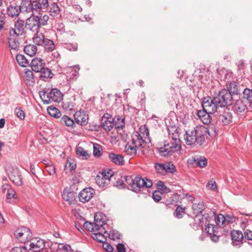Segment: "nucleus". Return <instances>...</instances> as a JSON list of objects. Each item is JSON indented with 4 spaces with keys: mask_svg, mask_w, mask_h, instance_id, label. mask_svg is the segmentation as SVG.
Returning a JSON list of instances; mask_svg holds the SVG:
<instances>
[{
    "mask_svg": "<svg viewBox=\"0 0 252 252\" xmlns=\"http://www.w3.org/2000/svg\"><path fill=\"white\" fill-rule=\"evenodd\" d=\"M157 186L159 189L166 192L170 191V189L164 185V183L162 181L158 182Z\"/></svg>",
    "mask_w": 252,
    "mask_h": 252,
    "instance_id": "0e129e2a",
    "label": "nucleus"
},
{
    "mask_svg": "<svg viewBox=\"0 0 252 252\" xmlns=\"http://www.w3.org/2000/svg\"><path fill=\"white\" fill-rule=\"evenodd\" d=\"M205 208V206L203 202L194 203L192 205V209L195 216H198L201 214Z\"/></svg>",
    "mask_w": 252,
    "mask_h": 252,
    "instance_id": "7c9ffc66",
    "label": "nucleus"
},
{
    "mask_svg": "<svg viewBox=\"0 0 252 252\" xmlns=\"http://www.w3.org/2000/svg\"><path fill=\"white\" fill-rule=\"evenodd\" d=\"M60 122L62 124L71 128H74L75 126L74 121L66 115H64L61 118Z\"/></svg>",
    "mask_w": 252,
    "mask_h": 252,
    "instance_id": "e433bc0d",
    "label": "nucleus"
},
{
    "mask_svg": "<svg viewBox=\"0 0 252 252\" xmlns=\"http://www.w3.org/2000/svg\"><path fill=\"white\" fill-rule=\"evenodd\" d=\"M43 45L44 50L47 52H51L55 49V44L52 40L46 38Z\"/></svg>",
    "mask_w": 252,
    "mask_h": 252,
    "instance_id": "ea45409f",
    "label": "nucleus"
},
{
    "mask_svg": "<svg viewBox=\"0 0 252 252\" xmlns=\"http://www.w3.org/2000/svg\"><path fill=\"white\" fill-rule=\"evenodd\" d=\"M47 111L51 117L55 118H59L62 116L60 111L57 108L53 106L48 107Z\"/></svg>",
    "mask_w": 252,
    "mask_h": 252,
    "instance_id": "a19ab883",
    "label": "nucleus"
},
{
    "mask_svg": "<svg viewBox=\"0 0 252 252\" xmlns=\"http://www.w3.org/2000/svg\"><path fill=\"white\" fill-rule=\"evenodd\" d=\"M93 155L95 157H99L101 155V147L97 144H93Z\"/></svg>",
    "mask_w": 252,
    "mask_h": 252,
    "instance_id": "5fc2aeb1",
    "label": "nucleus"
},
{
    "mask_svg": "<svg viewBox=\"0 0 252 252\" xmlns=\"http://www.w3.org/2000/svg\"><path fill=\"white\" fill-rule=\"evenodd\" d=\"M114 119L110 114H104L101 121L102 127L106 131H110L114 126Z\"/></svg>",
    "mask_w": 252,
    "mask_h": 252,
    "instance_id": "ddd939ff",
    "label": "nucleus"
},
{
    "mask_svg": "<svg viewBox=\"0 0 252 252\" xmlns=\"http://www.w3.org/2000/svg\"><path fill=\"white\" fill-rule=\"evenodd\" d=\"M84 226L86 229L91 232H95L98 231L94 222L93 223L86 221L84 223Z\"/></svg>",
    "mask_w": 252,
    "mask_h": 252,
    "instance_id": "603ef678",
    "label": "nucleus"
},
{
    "mask_svg": "<svg viewBox=\"0 0 252 252\" xmlns=\"http://www.w3.org/2000/svg\"><path fill=\"white\" fill-rule=\"evenodd\" d=\"M207 133L210 135L208 128L203 126H196L193 129L186 131L185 140L188 145H191L196 142L199 145L203 144Z\"/></svg>",
    "mask_w": 252,
    "mask_h": 252,
    "instance_id": "f257e3e1",
    "label": "nucleus"
},
{
    "mask_svg": "<svg viewBox=\"0 0 252 252\" xmlns=\"http://www.w3.org/2000/svg\"><path fill=\"white\" fill-rule=\"evenodd\" d=\"M181 149V141L175 138V141H170L164 145V147H160L159 152L162 156H167L172 154L173 153L179 151Z\"/></svg>",
    "mask_w": 252,
    "mask_h": 252,
    "instance_id": "423d86ee",
    "label": "nucleus"
},
{
    "mask_svg": "<svg viewBox=\"0 0 252 252\" xmlns=\"http://www.w3.org/2000/svg\"><path fill=\"white\" fill-rule=\"evenodd\" d=\"M76 193L73 191L67 192L64 190L62 194L63 199L68 202L69 204H72L75 199Z\"/></svg>",
    "mask_w": 252,
    "mask_h": 252,
    "instance_id": "c756f323",
    "label": "nucleus"
},
{
    "mask_svg": "<svg viewBox=\"0 0 252 252\" xmlns=\"http://www.w3.org/2000/svg\"><path fill=\"white\" fill-rule=\"evenodd\" d=\"M50 102L52 101L59 102L62 100L63 94L61 91L57 89H52L49 92Z\"/></svg>",
    "mask_w": 252,
    "mask_h": 252,
    "instance_id": "5701e85b",
    "label": "nucleus"
},
{
    "mask_svg": "<svg viewBox=\"0 0 252 252\" xmlns=\"http://www.w3.org/2000/svg\"><path fill=\"white\" fill-rule=\"evenodd\" d=\"M76 154L79 158L82 159H86L90 157V155L82 147H79L77 148Z\"/></svg>",
    "mask_w": 252,
    "mask_h": 252,
    "instance_id": "58836bf2",
    "label": "nucleus"
},
{
    "mask_svg": "<svg viewBox=\"0 0 252 252\" xmlns=\"http://www.w3.org/2000/svg\"><path fill=\"white\" fill-rule=\"evenodd\" d=\"M48 10L50 15L52 16L55 17L60 14V8L55 2H53L50 5L49 4Z\"/></svg>",
    "mask_w": 252,
    "mask_h": 252,
    "instance_id": "72a5a7b5",
    "label": "nucleus"
},
{
    "mask_svg": "<svg viewBox=\"0 0 252 252\" xmlns=\"http://www.w3.org/2000/svg\"><path fill=\"white\" fill-rule=\"evenodd\" d=\"M39 95L41 99L44 102V103L49 104L50 103L49 92H45V91H40Z\"/></svg>",
    "mask_w": 252,
    "mask_h": 252,
    "instance_id": "3c124183",
    "label": "nucleus"
},
{
    "mask_svg": "<svg viewBox=\"0 0 252 252\" xmlns=\"http://www.w3.org/2000/svg\"><path fill=\"white\" fill-rule=\"evenodd\" d=\"M211 113H209L206 111L199 110L197 112V116L199 119L205 125H208L211 123V117L210 115Z\"/></svg>",
    "mask_w": 252,
    "mask_h": 252,
    "instance_id": "a878e982",
    "label": "nucleus"
},
{
    "mask_svg": "<svg viewBox=\"0 0 252 252\" xmlns=\"http://www.w3.org/2000/svg\"><path fill=\"white\" fill-rule=\"evenodd\" d=\"M37 15H33L27 20L26 25L28 28L33 32L37 31L40 28Z\"/></svg>",
    "mask_w": 252,
    "mask_h": 252,
    "instance_id": "6ab92c4d",
    "label": "nucleus"
},
{
    "mask_svg": "<svg viewBox=\"0 0 252 252\" xmlns=\"http://www.w3.org/2000/svg\"><path fill=\"white\" fill-rule=\"evenodd\" d=\"M113 175V171L111 169L98 172L95 178L96 184L99 188L105 189L109 186L111 178Z\"/></svg>",
    "mask_w": 252,
    "mask_h": 252,
    "instance_id": "39448f33",
    "label": "nucleus"
},
{
    "mask_svg": "<svg viewBox=\"0 0 252 252\" xmlns=\"http://www.w3.org/2000/svg\"><path fill=\"white\" fill-rule=\"evenodd\" d=\"M6 197L8 199L16 198V194L15 191L12 189H7V192L6 193Z\"/></svg>",
    "mask_w": 252,
    "mask_h": 252,
    "instance_id": "774afa93",
    "label": "nucleus"
},
{
    "mask_svg": "<svg viewBox=\"0 0 252 252\" xmlns=\"http://www.w3.org/2000/svg\"><path fill=\"white\" fill-rule=\"evenodd\" d=\"M107 234L109 238L112 240H116L120 239L121 235L120 233L116 230H111Z\"/></svg>",
    "mask_w": 252,
    "mask_h": 252,
    "instance_id": "de8ad7c7",
    "label": "nucleus"
},
{
    "mask_svg": "<svg viewBox=\"0 0 252 252\" xmlns=\"http://www.w3.org/2000/svg\"><path fill=\"white\" fill-rule=\"evenodd\" d=\"M25 78L27 80L32 81L33 79V74L32 71L27 69L25 71Z\"/></svg>",
    "mask_w": 252,
    "mask_h": 252,
    "instance_id": "e2e57ef3",
    "label": "nucleus"
},
{
    "mask_svg": "<svg viewBox=\"0 0 252 252\" xmlns=\"http://www.w3.org/2000/svg\"><path fill=\"white\" fill-rule=\"evenodd\" d=\"M144 145L145 143L142 136L138 132L133 133L131 136V143L127 144V155H136L137 150L143 148Z\"/></svg>",
    "mask_w": 252,
    "mask_h": 252,
    "instance_id": "f03ea898",
    "label": "nucleus"
},
{
    "mask_svg": "<svg viewBox=\"0 0 252 252\" xmlns=\"http://www.w3.org/2000/svg\"><path fill=\"white\" fill-rule=\"evenodd\" d=\"M218 73L220 76V78L224 81L227 79V76L229 75L228 72L225 69L219 71Z\"/></svg>",
    "mask_w": 252,
    "mask_h": 252,
    "instance_id": "338daca9",
    "label": "nucleus"
},
{
    "mask_svg": "<svg viewBox=\"0 0 252 252\" xmlns=\"http://www.w3.org/2000/svg\"><path fill=\"white\" fill-rule=\"evenodd\" d=\"M5 31L10 33L11 35L20 37L24 34L25 32V21L21 19H18L14 22L13 27L11 26L9 28L5 29Z\"/></svg>",
    "mask_w": 252,
    "mask_h": 252,
    "instance_id": "6e6552de",
    "label": "nucleus"
},
{
    "mask_svg": "<svg viewBox=\"0 0 252 252\" xmlns=\"http://www.w3.org/2000/svg\"><path fill=\"white\" fill-rule=\"evenodd\" d=\"M46 39L44 34L38 31L34 34L32 38L33 43L38 46L43 45Z\"/></svg>",
    "mask_w": 252,
    "mask_h": 252,
    "instance_id": "bb28decb",
    "label": "nucleus"
},
{
    "mask_svg": "<svg viewBox=\"0 0 252 252\" xmlns=\"http://www.w3.org/2000/svg\"><path fill=\"white\" fill-rule=\"evenodd\" d=\"M15 235L21 242L27 243L29 239H31L32 235L30 230L26 227H22L18 228L15 231Z\"/></svg>",
    "mask_w": 252,
    "mask_h": 252,
    "instance_id": "9d476101",
    "label": "nucleus"
},
{
    "mask_svg": "<svg viewBox=\"0 0 252 252\" xmlns=\"http://www.w3.org/2000/svg\"><path fill=\"white\" fill-rule=\"evenodd\" d=\"M232 101L231 94L226 89L221 90L214 97V101L218 104L220 108H227V106L232 104Z\"/></svg>",
    "mask_w": 252,
    "mask_h": 252,
    "instance_id": "20e7f679",
    "label": "nucleus"
},
{
    "mask_svg": "<svg viewBox=\"0 0 252 252\" xmlns=\"http://www.w3.org/2000/svg\"><path fill=\"white\" fill-rule=\"evenodd\" d=\"M20 8L18 5H10L7 8V13L11 17L18 16L20 13Z\"/></svg>",
    "mask_w": 252,
    "mask_h": 252,
    "instance_id": "f704fd0d",
    "label": "nucleus"
},
{
    "mask_svg": "<svg viewBox=\"0 0 252 252\" xmlns=\"http://www.w3.org/2000/svg\"><path fill=\"white\" fill-rule=\"evenodd\" d=\"M161 192L159 191H155L153 193V198L156 201L158 202L161 199Z\"/></svg>",
    "mask_w": 252,
    "mask_h": 252,
    "instance_id": "69168bd1",
    "label": "nucleus"
},
{
    "mask_svg": "<svg viewBox=\"0 0 252 252\" xmlns=\"http://www.w3.org/2000/svg\"><path fill=\"white\" fill-rule=\"evenodd\" d=\"M24 52L27 55L32 57L37 52V47L33 44L27 45L24 48Z\"/></svg>",
    "mask_w": 252,
    "mask_h": 252,
    "instance_id": "c9c22d12",
    "label": "nucleus"
},
{
    "mask_svg": "<svg viewBox=\"0 0 252 252\" xmlns=\"http://www.w3.org/2000/svg\"><path fill=\"white\" fill-rule=\"evenodd\" d=\"M155 167L157 172L158 173L162 174L164 172V163H156Z\"/></svg>",
    "mask_w": 252,
    "mask_h": 252,
    "instance_id": "052dcab7",
    "label": "nucleus"
},
{
    "mask_svg": "<svg viewBox=\"0 0 252 252\" xmlns=\"http://www.w3.org/2000/svg\"><path fill=\"white\" fill-rule=\"evenodd\" d=\"M49 0H35L33 1V9L37 12H45L48 10Z\"/></svg>",
    "mask_w": 252,
    "mask_h": 252,
    "instance_id": "4468645a",
    "label": "nucleus"
},
{
    "mask_svg": "<svg viewBox=\"0 0 252 252\" xmlns=\"http://www.w3.org/2000/svg\"><path fill=\"white\" fill-rule=\"evenodd\" d=\"M247 104L244 100L238 99L234 104V109L238 113L243 112L247 109Z\"/></svg>",
    "mask_w": 252,
    "mask_h": 252,
    "instance_id": "cd10ccee",
    "label": "nucleus"
},
{
    "mask_svg": "<svg viewBox=\"0 0 252 252\" xmlns=\"http://www.w3.org/2000/svg\"><path fill=\"white\" fill-rule=\"evenodd\" d=\"M94 223L97 229H105L104 225L106 223L105 216L101 213H96L94 215Z\"/></svg>",
    "mask_w": 252,
    "mask_h": 252,
    "instance_id": "a211bd4d",
    "label": "nucleus"
},
{
    "mask_svg": "<svg viewBox=\"0 0 252 252\" xmlns=\"http://www.w3.org/2000/svg\"><path fill=\"white\" fill-rule=\"evenodd\" d=\"M125 118L118 116L117 120L114 122V126H115L116 129L120 130L125 127Z\"/></svg>",
    "mask_w": 252,
    "mask_h": 252,
    "instance_id": "37998d69",
    "label": "nucleus"
},
{
    "mask_svg": "<svg viewBox=\"0 0 252 252\" xmlns=\"http://www.w3.org/2000/svg\"><path fill=\"white\" fill-rule=\"evenodd\" d=\"M94 190L91 188L83 189L79 194V198L81 202L85 203L88 202L93 197Z\"/></svg>",
    "mask_w": 252,
    "mask_h": 252,
    "instance_id": "2eb2a0df",
    "label": "nucleus"
},
{
    "mask_svg": "<svg viewBox=\"0 0 252 252\" xmlns=\"http://www.w3.org/2000/svg\"><path fill=\"white\" fill-rule=\"evenodd\" d=\"M215 228H217V227L215 225L208 224L205 228V231L210 236L216 233Z\"/></svg>",
    "mask_w": 252,
    "mask_h": 252,
    "instance_id": "13d9d810",
    "label": "nucleus"
},
{
    "mask_svg": "<svg viewBox=\"0 0 252 252\" xmlns=\"http://www.w3.org/2000/svg\"><path fill=\"white\" fill-rule=\"evenodd\" d=\"M20 10L26 12H30L33 9V2L30 0H23L19 6Z\"/></svg>",
    "mask_w": 252,
    "mask_h": 252,
    "instance_id": "c85d7f7f",
    "label": "nucleus"
},
{
    "mask_svg": "<svg viewBox=\"0 0 252 252\" xmlns=\"http://www.w3.org/2000/svg\"><path fill=\"white\" fill-rule=\"evenodd\" d=\"M72 250L70 245L60 244L59 245L57 252H72Z\"/></svg>",
    "mask_w": 252,
    "mask_h": 252,
    "instance_id": "8fccbe9b",
    "label": "nucleus"
},
{
    "mask_svg": "<svg viewBox=\"0 0 252 252\" xmlns=\"http://www.w3.org/2000/svg\"><path fill=\"white\" fill-rule=\"evenodd\" d=\"M22 249L28 250L29 252H42L45 248L44 241L41 239L35 238L25 243Z\"/></svg>",
    "mask_w": 252,
    "mask_h": 252,
    "instance_id": "0eeeda50",
    "label": "nucleus"
},
{
    "mask_svg": "<svg viewBox=\"0 0 252 252\" xmlns=\"http://www.w3.org/2000/svg\"><path fill=\"white\" fill-rule=\"evenodd\" d=\"M203 109L207 111L209 113L213 114L220 109V107L218 106V104L214 101V98H204L202 102Z\"/></svg>",
    "mask_w": 252,
    "mask_h": 252,
    "instance_id": "9b49d317",
    "label": "nucleus"
},
{
    "mask_svg": "<svg viewBox=\"0 0 252 252\" xmlns=\"http://www.w3.org/2000/svg\"><path fill=\"white\" fill-rule=\"evenodd\" d=\"M184 211V208L181 207L180 206L177 207L175 212V215L176 217L179 219L182 218L183 215L185 213Z\"/></svg>",
    "mask_w": 252,
    "mask_h": 252,
    "instance_id": "bf43d9fd",
    "label": "nucleus"
},
{
    "mask_svg": "<svg viewBox=\"0 0 252 252\" xmlns=\"http://www.w3.org/2000/svg\"><path fill=\"white\" fill-rule=\"evenodd\" d=\"M16 59L17 63L21 66L26 67L29 64L28 60L23 55L18 54L16 56Z\"/></svg>",
    "mask_w": 252,
    "mask_h": 252,
    "instance_id": "79ce46f5",
    "label": "nucleus"
},
{
    "mask_svg": "<svg viewBox=\"0 0 252 252\" xmlns=\"http://www.w3.org/2000/svg\"><path fill=\"white\" fill-rule=\"evenodd\" d=\"M107 233L105 229H100L92 234V238L99 243H104L106 241V238L104 234Z\"/></svg>",
    "mask_w": 252,
    "mask_h": 252,
    "instance_id": "393cba45",
    "label": "nucleus"
},
{
    "mask_svg": "<svg viewBox=\"0 0 252 252\" xmlns=\"http://www.w3.org/2000/svg\"><path fill=\"white\" fill-rule=\"evenodd\" d=\"M5 34L7 35L9 47L11 50L17 51L19 49V37L11 35L10 33L5 32Z\"/></svg>",
    "mask_w": 252,
    "mask_h": 252,
    "instance_id": "f3484780",
    "label": "nucleus"
},
{
    "mask_svg": "<svg viewBox=\"0 0 252 252\" xmlns=\"http://www.w3.org/2000/svg\"><path fill=\"white\" fill-rule=\"evenodd\" d=\"M193 163L200 167H204L207 164V159L202 156H195L193 158Z\"/></svg>",
    "mask_w": 252,
    "mask_h": 252,
    "instance_id": "473e14b6",
    "label": "nucleus"
},
{
    "mask_svg": "<svg viewBox=\"0 0 252 252\" xmlns=\"http://www.w3.org/2000/svg\"><path fill=\"white\" fill-rule=\"evenodd\" d=\"M231 236L233 245L237 246L242 243L244 236L241 231L233 230L231 232Z\"/></svg>",
    "mask_w": 252,
    "mask_h": 252,
    "instance_id": "b1692460",
    "label": "nucleus"
},
{
    "mask_svg": "<svg viewBox=\"0 0 252 252\" xmlns=\"http://www.w3.org/2000/svg\"><path fill=\"white\" fill-rule=\"evenodd\" d=\"M243 95L242 99L244 100L247 104L252 107V90L249 89H245L243 91Z\"/></svg>",
    "mask_w": 252,
    "mask_h": 252,
    "instance_id": "2f4dec72",
    "label": "nucleus"
},
{
    "mask_svg": "<svg viewBox=\"0 0 252 252\" xmlns=\"http://www.w3.org/2000/svg\"><path fill=\"white\" fill-rule=\"evenodd\" d=\"M176 171L175 166L171 162H166L164 163V172L173 173Z\"/></svg>",
    "mask_w": 252,
    "mask_h": 252,
    "instance_id": "864d4df0",
    "label": "nucleus"
},
{
    "mask_svg": "<svg viewBox=\"0 0 252 252\" xmlns=\"http://www.w3.org/2000/svg\"><path fill=\"white\" fill-rule=\"evenodd\" d=\"M63 108L67 111H71L73 109L74 104L70 101L64 100L62 102Z\"/></svg>",
    "mask_w": 252,
    "mask_h": 252,
    "instance_id": "09e8293b",
    "label": "nucleus"
},
{
    "mask_svg": "<svg viewBox=\"0 0 252 252\" xmlns=\"http://www.w3.org/2000/svg\"><path fill=\"white\" fill-rule=\"evenodd\" d=\"M31 66L32 71L35 72H39V71L43 69L45 66V63L41 58H34L32 60Z\"/></svg>",
    "mask_w": 252,
    "mask_h": 252,
    "instance_id": "412c9836",
    "label": "nucleus"
},
{
    "mask_svg": "<svg viewBox=\"0 0 252 252\" xmlns=\"http://www.w3.org/2000/svg\"><path fill=\"white\" fill-rule=\"evenodd\" d=\"M123 178L126 181V176H123L121 177V179H119L114 183V186L116 187L119 189H124L125 187L126 184H125Z\"/></svg>",
    "mask_w": 252,
    "mask_h": 252,
    "instance_id": "6e6d98bb",
    "label": "nucleus"
},
{
    "mask_svg": "<svg viewBox=\"0 0 252 252\" xmlns=\"http://www.w3.org/2000/svg\"><path fill=\"white\" fill-rule=\"evenodd\" d=\"M40 73L39 77L43 80L52 77L53 74L51 71L48 68L44 67L42 70L39 71Z\"/></svg>",
    "mask_w": 252,
    "mask_h": 252,
    "instance_id": "4c0bfd02",
    "label": "nucleus"
},
{
    "mask_svg": "<svg viewBox=\"0 0 252 252\" xmlns=\"http://www.w3.org/2000/svg\"><path fill=\"white\" fill-rule=\"evenodd\" d=\"M46 170L49 173L50 175H54L56 172V169L54 165L51 163H49L46 166Z\"/></svg>",
    "mask_w": 252,
    "mask_h": 252,
    "instance_id": "680f3d73",
    "label": "nucleus"
},
{
    "mask_svg": "<svg viewBox=\"0 0 252 252\" xmlns=\"http://www.w3.org/2000/svg\"><path fill=\"white\" fill-rule=\"evenodd\" d=\"M80 66L79 65H75L74 66H69L67 68L66 77L69 80H76L79 76V71Z\"/></svg>",
    "mask_w": 252,
    "mask_h": 252,
    "instance_id": "aec40b11",
    "label": "nucleus"
},
{
    "mask_svg": "<svg viewBox=\"0 0 252 252\" xmlns=\"http://www.w3.org/2000/svg\"><path fill=\"white\" fill-rule=\"evenodd\" d=\"M218 120L220 122L222 123L224 125H228L232 122L233 114L232 110L228 108H222L218 110Z\"/></svg>",
    "mask_w": 252,
    "mask_h": 252,
    "instance_id": "1a4fd4ad",
    "label": "nucleus"
},
{
    "mask_svg": "<svg viewBox=\"0 0 252 252\" xmlns=\"http://www.w3.org/2000/svg\"><path fill=\"white\" fill-rule=\"evenodd\" d=\"M75 122L81 126H86L88 123V115L84 111H78L74 114Z\"/></svg>",
    "mask_w": 252,
    "mask_h": 252,
    "instance_id": "dca6fc26",
    "label": "nucleus"
},
{
    "mask_svg": "<svg viewBox=\"0 0 252 252\" xmlns=\"http://www.w3.org/2000/svg\"><path fill=\"white\" fill-rule=\"evenodd\" d=\"M8 175L10 180L14 184L18 186L22 185V177L17 168H9L8 170Z\"/></svg>",
    "mask_w": 252,
    "mask_h": 252,
    "instance_id": "f8f14e48",
    "label": "nucleus"
},
{
    "mask_svg": "<svg viewBox=\"0 0 252 252\" xmlns=\"http://www.w3.org/2000/svg\"><path fill=\"white\" fill-rule=\"evenodd\" d=\"M108 158L112 162L117 165H123L125 162L124 157L121 155L110 153L108 155Z\"/></svg>",
    "mask_w": 252,
    "mask_h": 252,
    "instance_id": "4be33fe9",
    "label": "nucleus"
},
{
    "mask_svg": "<svg viewBox=\"0 0 252 252\" xmlns=\"http://www.w3.org/2000/svg\"><path fill=\"white\" fill-rule=\"evenodd\" d=\"M14 114L20 120H23L25 118L26 113L21 107H17L14 109Z\"/></svg>",
    "mask_w": 252,
    "mask_h": 252,
    "instance_id": "c03bdc74",
    "label": "nucleus"
},
{
    "mask_svg": "<svg viewBox=\"0 0 252 252\" xmlns=\"http://www.w3.org/2000/svg\"><path fill=\"white\" fill-rule=\"evenodd\" d=\"M153 185L151 180L147 178H142L141 177L136 176L129 183L127 188L135 192L138 193L141 191V189L144 187L147 188H151Z\"/></svg>",
    "mask_w": 252,
    "mask_h": 252,
    "instance_id": "7ed1b4c3",
    "label": "nucleus"
},
{
    "mask_svg": "<svg viewBox=\"0 0 252 252\" xmlns=\"http://www.w3.org/2000/svg\"><path fill=\"white\" fill-rule=\"evenodd\" d=\"M37 19H38L37 21L40 27L41 26H44L47 24L49 18L48 15L44 14L43 15L37 16Z\"/></svg>",
    "mask_w": 252,
    "mask_h": 252,
    "instance_id": "a18cd8bd",
    "label": "nucleus"
},
{
    "mask_svg": "<svg viewBox=\"0 0 252 252\" xmlns=\"http://www.w3.org/2000/svg\"><path fill=\"white\" fill-rule=\"evenodd\" d=\"M68 167L69 168V170L71 171L75 170L76 165L74 160L72 159H67V162L65 165V168L67 169Z\"/></svg>",
    "mask_w": 252,
    "mask_h": 252,
    "instance_id": "4d7b16f0",
    "label": "nucleus"
},
{
    "mask_svg": "<svg viewBox=\"0 0 252 252\" xmlns=\"http://www.w3.org/2000/svg\"><path fill=\"white\" fill-rule=\"evenodd\" d=\"M226 90L231 94L232 96L238 93V87L234 82L230 83L228 86V89Z\"/></svg>",
    "mask_w": 252,
    "mask_h": 252,
    "instance_id": "49530a36",
    "label": "nucleus"
}]
</instances>
